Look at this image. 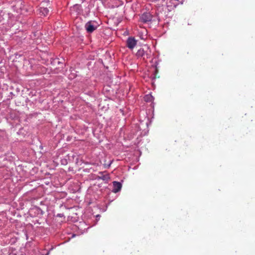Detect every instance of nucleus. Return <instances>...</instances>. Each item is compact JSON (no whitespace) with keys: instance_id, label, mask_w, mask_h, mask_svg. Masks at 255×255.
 <instances>
[{"instance_id":"1","label":"nucleus","mask_w":255,"mask_h":255,"mask_svg":"<svg viewBox=\"0 0 255 255\" xmlns=\"http://www.w3.org/2000/svg\"><path fill=\"white\" fill-rule=\"evenodd\" d=\"M150 55V49L147 45H144L143 47L138 49L136 53V56L137 58L143 57L144 60L149 58Z\"/></svg>"},{"instance_id":"2","label":"nucleus","mask_w":255,"mask_h":255,"mask_svg":"<svg viewBox=\"0 0 255 255\" xmlns=\"http://www.w3.org/2000/svg\"><path fill=\"white\" fill-rule=\"evenodd\" d=\"M98 26L99 25L96 21H90L86 23L85 28L88 33H91L95 30Z\"/></svg>"},{"instance_id":"3","label":"nucleus","mask_w":255,"mask_h":255,"mask_svg":"<svg viewBox=\"0 0 255 255\" xmlns=\"http://www.w3.org/2000/svg\"><path fill=\"white\" fill-rule=\"evenodd\" d=\"M137 44V41L134 37L130 36L127 40V46L130 49H133Z\"/></svg>"},{"instance_id":"4","label":"nucleus","mask_w":255,"mask_h":255,"mask_svg":"<svg viewBox=\"0 0 255 255\" xmlns=\"http://www.w3.org/2000/svg\"><path fill=\"white\" fill-rule=\"evenodd\" d=\"M151 19L152 16L149 12L143 13L140 16L141 21L144 23L151 21Z\"/></svg>"},{"instance_id":"5","label":"nucleus","mask_w":255,"mask_h":255,"mask_svg":"<svg viewBox=\"0 0 255 255\" xmlns=\"http://www.w3.org/2000/svg\"><path fill=\"white\" fill-rule=\"evenodd\" d=\"M113 184L114 187L113 192L115 193L119 192L122 187V184L120 182L117 181H114Z\"/></svg>"},{"instance_id":"6","label":"nucleus","mask_w":255,"mask_h":255,"mask_svg":"<svg viewBox=\"0 0 255 255\" xmlns=\"http://www.w3.org/2000/svg\"><path fill=\"white\" fill-rule=\"evenodd\" d=\"M39 14L41 15L46 16L49 13V9L47 7H40L39 8Z\"/></svg>"},{"instance_id":"7","label":"nucleus","mask_w":255,"mask_h":255,"mask_svg":"<svg viewBox=\"0 0 255 255\" xmlns=\"http://www.w3.org/2000/svg\"><path fill=\"white\" fill-rule=\"evenodd\" d=\"M99 174L101 175L98 176V177H97L98 179H102L104 181H108L110 179V177L108 174L104 175L101 172L99 173Z\"/></svg>"},{"instance_id":"8","label":"nucleus","mask_w":255,"mask_h":255,"mask_svg":"<svg viewBox=\"0 0 255 255\" xmlns=\"http://www.w3.org/2000/svg\"><path fill=\"white\" fill-rule=\"evenodd\" d=\"M151 96L149 95H146L144 97V100L145 101H148L150 100V99L151 98Z\"/></svg>"}]
</instances>
